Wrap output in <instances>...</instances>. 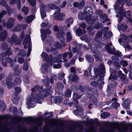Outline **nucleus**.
Segmentation results:
<instances>
[{"mask_svg": "<svg viewBox=\"0 0 132 132\" xmlns=\"http://www.w3.org/2000/svg\"><path fill=\"white\" fill-rule=\"evenodd\" d=\"M51 52L54 55H56L57 53V50L55 48H52L51 50Z\"/></svg>", "mask_w": 132, "mask_h": 132, "instance_id": "nucleus-64", "label": "nucleus"}, {"mask_svg": "<svg viewBox=\"0 0 132 132\" xmlns=\"http://www.w3.org/2000/svg\"><path fill=\"white\" fill-rule=\"evenodd\" d=\"M112 45V44L111 43H109L108 45L105 46V49L108 51L109 53L115 55L112 56V59L114 60H116L117 57L116 56H120L121 55V52L119 51L115 52V50L114 48L113 50H111L110 47Z\"/></svg>", "mask_w": 132, "mask_h": 132, "instance_id": "nucleus-7", "label": "nucleus"}, {"mask_svg": "<svg viewBox=\"0 0 132 132\" xmlns=\"http://www.w3.org/2000/svg\"><path fill=\"white\" fill-rule=\"evenodd\" d=\"M91 50L96 59L100 60L102 58V55L100 52L97 51L94 48H92Z\"/></svg>", "mask_w": 132, "mask_h": 132, "instance_id": "nucleus-16", "label": "nucleus"}, {"mask_svg": "<svg viewBox=\"0 0 132 132\" xmlns=\"http://www.w3.org/2000/svg\"><path fill=\"white\" fill-rule=\"evenodd\" d=\"M53 67L55 69H60L61 67V66L60 64H55L54 65Z\"/></svg>", "mask_w": 132, "mask_h": 132, "instance_id": "nucleus-62", "label": "nucleus"}, {"mask_svg": "<svg viewBox=\"0 0 132 132\" xmlns=\"http://www.w3.org/2000/svg\"><path fill=\"white\" fill-rule=\"evenodd\" d=\"M53 89L51 88L46 91L43 89L38 86H35L32 89L31 95L27 99L26 102L30 108L35 107V105L32 103V101L35 103L39 104L42 103L40 99L45 96L48 93H50Z\"/></svg>", "mask_w": 132, "mask_h": 132, "instance_id": "nucleus-1", "label": "nucleus"}, {"mask_svg": "<svg viewBox=\"0 0 132 132\" xmlns=\"http://www.w3.org/2000/svg\"><path fill=\"white\" fill-rule=\"evenodd\" d=\"M81 96H79L76 93H74L73 94V101L74 102V103L75 104H77L78 103V101H77V100L79 99Z\"/></svg>", "mask_w": 132, "mask_h": 132, "instance_id": "nucleus-33", "label": "nucleus"}, {"mask_svg": "<svg viewBox=\"0 0 132 132\" xmlns=\"http://www.w3.org/2000/svg\"><path fill=\"white\" fill-rule=\"evenodd\" d=\"M131 102L130 100L127 99L126 100L122 103V105L123 107L127 109H129V104Z\"/></svg>", "mask_w": 132, "mask_h": 132, "instance_id": "nucleus-26", "label": "nucleus"}, {"mask_svg": "<svg viewBox=\"0 0 132 132\" xmlns=\"http://www.w3.org/2000/svg\"><path fill=\"white\" fill-rule=\"evenodd\" d=\"M26 122L29 124H31L33 125L34 129L30 132H37L38 126H40L42 125V120L40 118H35L33 117H28L26 119ZM7 126L5 125L0 123V132H10L6 131ZM16 132H27L26 129L24 128L18 127L16 129Z\"/></svg>", "mask_w": 132, "mask_h": 132, "instance_id": "nucleus-2", "label": "nucleus"}, {"mask_svg": "<svg viewBox=\"0 0 132 132\" xmlns=\"http://www.w3.org/2000/svg\"><path fill=\"white\" fill-rule=\"evenodd\" d=\"M14 20L13 18H10L8 20L7 23V26L8 28H11L14 25Z\"/></svg>", "mask_w": 132, "mask_h": 132, "instance_id": "nucleus-25", "label": "nucleus"}, {"mask_svg": "<svg viewBox=\"0 0 132 132\" xmlns=\"http://www.w3.org/2000/svg\"><path fill=\"white\" fill-rule=\"evenodd\" d=\"M6 12L5 11H3L0 14V22H1L2 21L1 18L3 16L6 14Z\"/></svg>", "mask_w": 132, "mask_h": 132, "instance_id": "nucleus-57", "label": "nucleus"}, {"mask_svg": "<svg viewBox=\"0 0 132 132\" xmlns=\"http://www.w3.org/2000/svg\"><path fill=\"white\" fill-rule=\"evenodd\" d=\"M117 76L116 75H113V74L111 73L110 75V76L109 77V80H111L112 81L117 79Z\"/></svg>", "mask_w": 132, "mask_h": 132, "instance_id": "nucleus-44", "label": "nucleus"}, {"mask_svg": "<svg viewBox=\"0 0 132 132\" xmlns=\"http://www.w3.org/2000/svg\"><path fill=\"white\" fill-rule=\"evenodd\" d=\"M23 69L24 70L27 71L28 69V64L27 62L24 63L23 67Z\"/></svg>", "mask_w": 132, "mask_h": 132, "instance_id": "nucleus-49", "label": "nucleus"}, {"mask_svg": "<svg viewBox=\"0 0 132 132\" xmlns=\"http://www.w3.org/2000/svg\"><path fill=\"white\" fill-rule=\"evenodd\" d=\"M78 80V76L76 75H74L72 79V81L76 82Z\"/></svg>", "mask_w": 132, "mask_h": 132, "instance_id": "nucleus-53", "label": "nucleus"}, {"mask_svg": "<svg viewBox=\"0 0 132 132\" xmlns=\"http://www.w3.org/2000/svg\"><path fill=\"white\" fill-rule=\"evenodd\" d=\"M58 7H59L56 6L54 4L52 3L48 4L46 6H45L43 4H41L40 8L42 18L43 19L46 16V15L45 12V10L47 11H49V9H55L56 10H57Z\"/></svg>", "mask_w": 132, "mask_h": 132, "instance_id": "nucleus-5", "label": "nucleus"}, {"mask_svg": "<svg viewBox=\"0 0 132 132\" xmlns=\"http://www.w3.org/2000/svg\"><path fill=\"white\" fill-rule=\"evenodd\" d=\"M18 40V38L17 36L15 34L13 35L11 38L8 40L9 43L11 44H12L14 43L16 44Z\"/></svg>", "mask_w": 132, "mask_h": 132, "instance_id": "nucleus-24", "label": "nucleus"}, {"mask_svg": "<svg viewBox=\"0 0 132 132\" xmlns=\"http://www.w3.org/2000/svg\"><path fill=\"white\" fill-rule=\"evenodd\" d=\"M42 57L44 61H45L48 62L49 64L50 65H52L53 63H54L53 62V59H52V56L51 55H50V57H48V55L45 53L43 52L41 54Z\"/></svg>", "mask_w": 132, "mask_h": 132, "instance_id": "nucleus-14", "label": "nucleus"}, {"mask_svg": "<svg viewBox=\"0 0 132 132\" xmlns=\"http://www.w3.org/2000/svg\"><path fill=\"white\" fill-rule=\"evenodd\" d=\"M120 29L123 31H126L127 30V25L125 24H122L120 27Z\"/></svg>", "mask_w": 132, "mask_h": 132, "instance_id": "nucleus-47", "label": "nucleus"}, {"mask_svg": "<svg viewBox=\"0 0 132 132\" xmlns=\"http://www.w3.org/2000/svg\"><path fill=\"white\" fill-rule=\"evenodd\" d=\"M85 4V1L83 0H82L80 2L79 4V8H82L84 6Z\"/></svg>", "mask_w": 132, "mask_h": 132, "instance_id": "nucleus-52", "label": "nucleus"}, {"mask_svg": "<svg viewBox=\"0 0 132 132\" xmlns=\"http://www.w3.org/2000/svg\"><path fill=\"white\" fill-rule=\"evenodd\" d=\"M85 15L84 14H83L81 12H80L78 15V17L79 19L82 20L85 18Z\"/></svg>", "mask_w": 132, "mask_h": 132, "instance_id": "nucleus-46", "label": "nucleus"}, {"mask_svg": "<svg viewBox=\"0 0 132 132\" xmlns=\"http://www.w3.org/2000/svg\"><path fill=\"white\" fill-rule=\"evenodd\" d=\"M30 40V36L28 35H27L26 36L25 39L23 43V45H24V48L26 49L27 47V44H29V42Z\"/></svg>", "mask_w": 132, "mask_h": 132, "instance_id": "nucleus-23", "label": "nucleus"}, {"mask_svg": "<svg viewBox=\"0 0 132 132\" xmlns=\"http://www.w3.org/2000/svg\"><path fill=\"white\" fill-rule=\"evenodd\" d=\"M77 59V57L76 56H75L73 57L71 60L70 62V63L71 64H74L75 63Z\"/></svg>", "mask_w": 132, "mask_h": 132, "instance_id": "nucleus-58", "label": "nucleus"}, {"mask_svg": "<svg viewBox=\"0 0 132 132\" xmlns=\"http://www.w3.org/2000/svg\"><path fill=\"white\" fill-rule=\"evenodd\" d=\"M96 13V14L99 15L100 18L101 19V21H102L103 22H104V21L107 20V15L105 14L102 13L101 10H99L97 11Z\"/></svg>", "mask_w": 132, "mask_h": 132, "instance_id": "nucleus-17", "label": "nucleus"}, {"mask_svg": "<svg viewBox=\"0 0 132 132\" xmlns=\"http://www.w3.org/2000/svg\"><path fill=\"white\" fill-rule=\"evenodd\" d=\"M76 34L79 36L81 35L83 33H85L86 31L84 30H81L80 28L76 30Z\"/></svg>", "mask_w": 132, "mask_h": 132, "instance_id": "nucleus-35", "label": "nucleus"}, {"mask_svg": "<svg viewBox=\"0 0 132 132\" xmlns=\"http://www.w3.org/2000/svg\"><path fill=\"white\" fill-rule=\"evenodd\" d=\"M2 29V27L0 25V30ZM7 33L6 31H4L1 32L0 35V39L1 41H4L7 38Z\"/></svg>", "mask_w": 132, "mask_h": 132, "instance_id": "nucleus-21", "label": "nucleus"}, {"mask_svg": "<svg viewBox=\"0 0 132 132\" xmlns=\"http://www.w3.org/2000/svg\"><path fill=\"white\" fill-rule=\"evenodd\" d=\"M1 46L2 48L3 49H6L7 50V51L5 53V54L4 55L5 56L7 55H9L12 54V52L11 51H9L11 50V48L10 47L8 48V46L6 44L4 43H2L1 44Z\"/></svg>", "mask_w": 132, "mask_h": 132, "instance_id": "nucleus-19", "label": "nucleus"}, {"mask_svg": "<svg viewBox=\"0 0 132 132\" xmlns=\"http://www.w3.org/2000/svg\"><path fill=\"white\" fill-rule=\"evenodd\" d=\"M4 54L0 55V63H2L4 67H6L7 66L6 63H4L3 62L4 61L3 56Z\"/></svg>", "mask_w": 132, "mask_h": 132, "instance_id": "nucleus-40", "label": "nucleus"}, {"mask_svg": "<svg viewBox=\"0 0 132 132\" xmlns=\"http://www.w3.org/2000/svg\"><path fill=\"white\" fill-rule=\"evenodd\" d=\"M62 101L61 98L59 96L56 97L54 98V102L55 103H59Z\"/></svg>", "mask_w": 132, "mask_h": 132, "instance_id": "nucleus-41", "label": "nucleus"}, {"mask_svg": "<svg viewBox=\"0 0 132 132\" xmlns=\"http://www.w3.org/2000/svg\"><path fill=\"white\" fill-rule=\"evenodd\" d=\"M40 32L41 34V36L43 40L45 39L47 34H49L51 33V31L49 29L46 30L45 31L41 29Z\"/></svg>", "mask_w": 132, "mask_h": 132, "instance_id": "nucleus-20", "label": "nucleus"}, {"mask_svg": "<svg viewBox=\"0 0 132 132\" xmlns=\"http://www.w3.org/2000/svg\"><path fill=\"white\" fill-rule=\"evenodd\" d=\"M71 94V91L70 89H68L65 92V95L67 97H69L70 96Z\"/></svg>", "mask_w": 132, "mask_h": 132, "instance_id": "nucleus-51", "label": "nucleus"}, {"mask_svg": "<svg viewBox=\"0 0 132 132\" xmlns=\"http://www.w3.org/2000/svg\"><path fill=\"white\" fill-rule=\"evenodd\" d=\"M35 16L34 15H31L27 17L26 21L28 23L31 22L34 18Z\"/></svg>", "mask_w": 132, "mask_h": 132, "instance_id": "nucleus-45", "label": "nucleus"}, {"mask_svg": "<svg viewBox=\"0 0 132 132\" xmlns=\"http://www.w3.org/2000/svg\"><path fill=\"white\" fill-rule=\"evenodd\" d=\"M86 58L87 60L90 62H92L94 61L93 57L92 56L88 54L86 55Z\"/></svg>", "mask_w": 132, "mask_h": 132, "instance_id": "nucleus-38", "label": "nucleus"}, {"mask_svg": "<svg viewBox=\"0 0 132 132\" xmlns=\"http://www.w3.org/2000/svg\"><path fill=\"white\" fill-rule=\"evenodd\" d=\"M110 114L107 112H104L101 114V117L102 118L104 119L110 116Z\"/></svg>", "mask_w": 132, "mask_h": 132, "instance_id": "nucleus-42", "label": "nucleus"}, {"mask_svg": "<svg viewBox=\"0 0 132 132\" xmlns=\"http://www.w3.org/2000/svg\"><path fill=\"white\" fill-rule=\"evenodd\" d=\"M102 34L101 32L97 33L96 35L95 39L93 40V44L97 48H101L102 47L103 44L100 42H99L98 40L99 38L102 37Z\"/></svg>", "mask_w": 132, "mask_h": 132, "instance_id": "nucleus-11", "label": "nucleus"}, {"mask_svg": "<svg viewBox=\"0 0 132 132\" xmlns=\"http://www.w3.org/2000/svg\"><path fill=\"white\" fill-rule=\"evenodd\" d=\"M118 41L120 44L122 45L125 49H127L128 50H130L131 49V47L128 44H126L124 42L122 41L121 39H119Z\"/></svg>", "mask_w": 132, "mask_h": 132, "instance_id": "nucleus-28", "label": "nucleus"}, {"mask_svg": "<svg viewBox=\"0 0 132 132\" xmlns=\"http://www.w3.org/2000/svg\"><path fill=\"white\" fill-rule=\"evenodd\" d=\"M80 39L82 40H86V42L88 44V45L90 47L92 46V44L90 43V41L91 40L90 38H89L88 37V36L86 35H84L82 37H81Z\"/></svg>", "mask_w": 132, "mask_h": 132, "instance_id": "nucleus-22", "label": "nucleus"}, {"mask_svg": "<svg viewBox=\"0 0 132 132\" xmlns=\"http://www.w3.org/2000/svg\"><path fill=\"white\" fill-rule=\"evenodd\" d=\"M94 29V28L92 26H89L87 28L88 32H89V34L91 36H93L95 33L94 31H92Z\"/></svg>", "mask_w": 132, "mask_h": 132, "instance_id": "nucleus-34", "label": "nucleus"}, {"mask_svg": "<svg viewBox=\"0 0 132 132\" xmlns=\"http://www.w3.org/2000/svg\"><path fill=\"white\" fill-rule=\"evenodd\" d=\"M120 63L123 67H126L128 65L127 62L124 60H122L120 62Z\"/></svg>", "mask_w": 132, "mask_h": 132, "instance_id": "nucleus-55", "label": "nucleus"}, {"mask_svg": "<svg viewBox=\"0 0 132 132\" xmlns=\"http://www.w3.org/2000/svg\"><path fill=\"white\" fill-rule=\"evenodd\" d=\"M112 33L110 31L106 32L105 33L104 36L106 38L110 37L112 36Z\"/></svg>", "mask_w": 132, "mask_h": 132, "instance_id": "nucleus-50", "label": "nucleus"}, {"mask_svg": "<svg viewBox=\"0 0 132 132\" xmlns=\"http://www.w3.org/2000/svg\"><path fill=\"white\" fill-rule=\"evenodd\" d=\"M118 9L117 11H116V12L118 13H120V15L121 17H120L119 18L118 21L120 22L122 19L123 16H125L126 18H128V20L130 21L131 22L132 19L130 18V12L129 11H128L125 14L124 13V11L121 9H119V8H117Z\"/></svg>", "mask_w": 132, "mask_h": 132, "instance_id": "nucleus-10", "label": "nucleus"}, {"mask_svg": "<svg viewBox=\"0 0 132 132\" xmlns=\"http://www.w3.org/2000/svg\"><path fill=\"white\" fill-rule=\"evenodd\" d=\"M7 11L9 15L11 14L13 12V10L10 7H8L7 9Z\"/></svg>", "mask_w": 132, "mask_h": 132, "instance_id": "nucleus-63", "label": "nucleus"}, {"mask_svg": "<svg viewBox=\"0 0 132 132\" xmlns=\"http://www.w3.org/2000/svg\"><path fill=\"white\" fill-rule=\"evenodd\" d=\"M91 69L89 68L87 70H85L84 72V76H86L87 77H89L90 78H91L92 77L91 75Z\"/></svg>", "mask_w": 132, "mask_h": 132, "instance_id": "nucleus-31", "label": "nucleus"}, {"mask_svg": "<svg viewBox=\"0 0 132 132\" xmlns=\"http://www.w3.org/2000/svg\"><path fill=\"white\" fill-rule=\"evenodd\" d=\"M12 76V74H10L6 79L5 84L7 86V87L9 89L13 86L20 84L21 82V80L19 78H16L14 79L12 82H11Z\"/></svg>", "mask_w": 132, "mask_h": 132, "instance_id": "nucleus-6", "label": "nucleus"}, {"mask_svg": "<svg viewBox=\"0 0 132 132\" xmlns=\"http://www.w3.org/2000/svg\"><path fill=\"white\" fill-rule=\"evenodd\" d=\"M73 22V19L72 18H70L65 21V23L67 24V26L68 27H70V24H72Z\"/></svg>", "mask_w": 132, "mask_h": 132, "instance_id": "nucleus-32", "label": "nucleus"}, {"mask_svg": "<svg viewBox=\"0 0 132 132\" xmlns=\"http://www.w3.org/2000/svg\"><path fill=\"white\" fill-rule=\"evenodd\" d=\"M119 77L121 79L123 83H126L127 82L128 80L126 78V76L125 74H123Z\"/></svg>", "mask_w": 132, "mask_h": 132, "instance_id": "nucleus-36", "label": "nucleus"}, {"mask_svg": "<svg viewBox=\"0 0 132 132\" xmlns=\"http://www.w3.org/2000/svg\"><path fill=\"white\" fill-rule=\"evenodd\" d=\"M67 42H68L70 41L72 39V37L71 32H68L67 33Z\"/></svg>", "mask_w": 132, "mask_h": 132, "instance_id": "nucleus-39", "label": "nucleus"}, {"mask_svg": "<svg viewBox=\"0 0 132 132\" xmlns=\"http://www.w3.org/2000/svg\"><path fill=\"white\" fill-rule=\"evenodd\" d=\"M26 24H22L21 25L18 24L16 27L14 28V30L15 31H20L21 29H24L26 28Z\"/></svg>", "mask_w": 132, "mask_h": 132, "instance_id": "nucleus-27", "label": "nucleus"}, {"mask_svg": "<svg viewBox=\"0 0 132 132\" xmlns=\"http://www.w3.org/2000/svg\"><path fill=\"white\" fill-rule=\"evenodd\" d=\"M84 13L85 15V21L89 24L94 23V22L97 20V18L96 16L95 17L94 19L91 18V16L93 14L92 9L89 6H86L84 9Z\"/></svg>", "mask_w": 132, "mask_h": 132, "instance_id": "nucleus-3", "label": "nucleus"}, {"mask_svg": "<svg viewBox=\"0 0 132 132\" xmlns=\"http://www.w3.org/2000/svg\"><path fill=\"white\" fill-rule=\"evenodd\" d=\"M68 54V52H66L63 55L60 54L58 55L57 57H54L53 58L54 62H65L68 61V60L66 58L67 57Z\"/></svg>", "mask_w": 132, "mask_h": 132, "instance_id": "nucleus-9", "label": "nucleus"}, {"mask_svg": "<svg viewBox=\"0 0 132 132\" xmlns=\"http://www.w3.org/2000/svg\"><path fill=\"white\" fill-rule=\"evenodd\" d=\"M98 68H96L94 69V71L96 74H101V75H103L105 72V68L104 65L101 63L100 64V66Z\"/></svg>", "mask_w": 132, "mask_h": 132, "instance_id": "nucleus-15", "label": "nucleus"}, {"mask_svg": "<svg viewBox=\"0 0 132 132\" xmlns=\"http://www.w3.org/2000/svg\"><path fill=\"white\" fill-rule=\"evenodd\" d=\"M48 66L46 64H43L41 69V70L43 73L46 74L47 72Z\"/></svg>", "mask_w": 132, "mask_h": 132, "instance_id": "nucleus-29", "label": "nucleus"}, {"mask_svg": "<svg viewBox=\"0 0 132 132\" xmlns=\"http://www.w3.org/2000/svg\"><path fill=\"white\" fill-rule=\"evenodd\" d=\"M15 62H16L17 61L19 63H22L24 61V59L23 58L21 57H16L14 60Z\"/></svg>", "mask_w": 132, "mask_h": 132, "instance_id": "nucleus-37", "label": "nucleus"}, {"mask_svg": "<svg viewBox=\"0 0 132 132\" xmlns=\"http://www.w3.org/2000/svg\"><path fill=\"white\" fill-rule=\"evenodd\" d=\"M60 9L59 7L58 8V10H56L54 14V18L56 20H63L65 17V14L60 13Z\"/></svg>", "mask_w": 132, "mask_h": 132, "instance_id": "nucleus-13", "label": "nucleus"}, {"mask_svg": "<svg viewBox=\"0 0 132 132\" xmlns=\"http://www.w3.org/2000/svg\"><path fill=\"white\" fill-rule=\"evenodd\" d=\"M77 109L74 112V114L76 115H81L83 114V107L81 105H78L77 106Z\"/></svg>", "mask_w": 132, "mask_h": 132, "instance_id": "nucleus-18", "label": "nucleus"}, {"mask_svg": "<svg viewBox=\"0 0 132 132\" xmlns=\"http://www.w3.org/2000/svg\"><path fill=\"white\" fill-rule=\"evenodd\" d=\"M112 101L113 103L112 104V106L114 108L117 109L118 107L120 106L119 104L116 102L117 101V99L116 98H114L112 99Z\"/></svg>", "mask_w": 132, "mask_h": 132, "instance_id": "nucleus-30", "label": "nucleus"}, {"mask_svg": "<svg viewBox=\"0 0 132 132\" xmlns=\"http://www.w3.org/2000/svg\"><path fill=\"white\" fill-rule=\"evenodd\" d=\"M30 4L32 6H34L36 5V0H27Z\"/></svg>", "mask_w": 132, "mask_h": 132, "instance_id": "nucleus-54", "label": "nucleus"}, {"mask_svg": "<svg viewBox=\"0 0 132 132\" xmlns=\"http://www.w3.org/2000/svg\"><path fill=\"white\" fill-rule=\"evenodd\" d=\"M22 11L26 15H27L28 12V7H24L22 9Z\"/></svg>", "mask_w": 132, "mask_h": 132, "instance_id": "nucleus-48", "label": "nucleus"}, {"mask_svg": "<svg viewBox=\"0 0 132 132\" xmlns=\"http://www.w3.org/2000/svg\"><path fill=\"white\" fill-rule=\"evenodd\" d=\"M125 3L127 5L130 6L131 3L130 1L127 0H118L116 4L114 5V9L115 11H117V8L119 9H121L123 7V5Z\"/></svg>", "mask_w": 132, "mask_h": 132, "instance_id": "nucleus-8", "label": "nucleus"}, {"mask_svg": "<svg viewBox=\"0 0 132 132\" xmlns=\"http://www.w3.org/2000/svg\"><path fill=\"white\" fill-rule=\"evenodd\" d=\"M5 61L7 62L10 63V67H12L13 66V62L10 58L9 57H6L5 59Z\"/></svg>", "mask_w": 132, "mask_h": 132, "instance_id": "nucleus-43", "label": "nucleus"}, {"mask_svg": "<svg viewBox=\"0 0 132 132\" xmlns=\"http://www.w3.org/2000/svg\"><path fill=\"white\" fill-rule=\"evenodd\" d=\"M65 74L63 72H61L59 75V78L60 80L63 79L64 77Z\"/></svg>", "mask_w": 132, "mask_h": 132, "instance_id": "nucleus-59", "label": "nucleus"}, {"mask_svg": "<svg viewBox=\"0 0 132 132\" xmlns=\"http://www.w3.org/2000/svg\"><path fill=\"white\" fill-rule=\"evenodd\" d=\"M0 1H2V2H0V4L2 5H3L5 7L7 6V3L6 2L3 1V0H0Z\"/></svg>", "mask_w": 132, "mask_h": 132, "instance_id": "nucleus-60", "label": "nucleus"}, {"mask_svg": "<svg viewBox=\"0 0 132 132\" xmlns=\"http://www.w3.org/2000/svg\"><path fill=\"white\" fill-rule=\"evenodd\" d=\"M21 71V69H20L18 70H16L15 69H14V73L15 75H19L20 74Z\"/></svg>", "mask_w": 132, "mask_h": 132, "instance_id": "nucleus-56", "label": "nucleus"}, {"mask_svg": "<svg viewBox=\"0 0 132 132\" xmlns=\"http://www.w3.org/2000/svg\"><path fill=\"white\" fill-rule=\"evenodd\" d=\"M14 89L15 92L12 95V101L13 103H16L18 101L17 96L21 92V89L20 88L18 87H15Z\"/></svg>", "mask_w": 132, "mask_h": 132, "instance_id": "nucleus-12", "label": "nucleus"}, {"mask_svg": "<svg viewBox=\"0 0 132 132\" xmlns=\"http://www.w3.org/2000/svg\"><path fill=\"white\" fill-rule=\"evenodd\" d=\"M64 32L63 31H60L57 32L56 34L57 37L60 40L61 43V45L58 42H55L54 44V46L59 49H62L63 47L66 46V44L64 42L65 39L64 38V36L65 35Z\"/></svg>", "mask_w": 132, "mask_h": 132, "instance_id": "nucleus-4", "label": "nucleus"}, {"mask_svg": "<svg viewBox=\"0 0 132 132\" xmlns=\"http://www.w3.org/2000/svg\"><path fill=\"white\" fill-rule=\"evenodd\" d=\"M48 81L49 80L48 79V77H47V76H46V78L44 80V82L45 84L46 83V85L47 86H48L49 84Z\"/></svg>", "mask_w": 132, "mask_h": 132, "instance_id": "nucleus-61", "label": "nucleus"}]
</instances>
